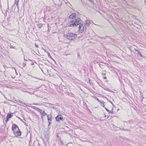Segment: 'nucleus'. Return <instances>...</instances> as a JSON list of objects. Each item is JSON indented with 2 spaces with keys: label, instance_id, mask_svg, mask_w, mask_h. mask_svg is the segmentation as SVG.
Segmentation results:
<instances>
[{
  "label": "nucleus",
  "instance_id": "393cba45",
  "mask_svg": "<svg viewBox=\"0 0 146 146\" xmlns=\"http://www.w3.org/2000/svg\"><path fill=\"white\" fill-rule=\"evenodd\" d=\"M35 46L36 47H38V45L37 44H35Z\"/></svg>",
  "mask_w": 146,
  "mask_h": 146
},
{
  "label": "nucleus",
  "instance_id": "7ed1b4c3",
  "mask_svg": "<svg viewBox=\"0 0 146 146\" xmlns=\"http://www.w3.org/2000/svg\"><path fill=\"white\" fill-rule=\"evenodd\" d=\"M13 133L16 137L20 136L21 133V132L19 130V129L14 130V131H13Z\"/></svg>",
  "mask_w": 146,
  "mask_h": 146
},
{
  "label": "nucleus",
  "instance_id": "a211bd4d",
  "mask_svg": "<svg viewBox=\"0 0 146 146\" xmlns=\"http://www.w3.org/2000/svg\"><path fill=\"white\" fill-rule=\"evenodd\" d=\"M18 2H19V1H17V3H16V2L15 1V3H16V5H17V6L18 8V9L19 8V6H18Z\"/></svg>",
  "mask_w": 146,
  "mask_h": 146
},
{
  "label": "nucleus",
  "instance_id": "4468645a",
  "mask_svg": "<svg viewBox=\"0 0 146 146\" xmlns=\"http://www.w3.org/2000/svg\"><path fill=\"white\" fill-rule=\"evenodd\" d=\"M48 57H49L52 60H53L55 62V60L53 59V58H52V57H51V56L50 55V53L49 52L48 53Z\"/></svg>",
  "mask_w": 146,
  "mask_h": 146
},
{
  "label": "nucleus",
  "instance_id": "4be33fe9",
  "mask_svg": "<svg viewBox=\"0 0 146 146\" xmlns=\"http://www.w3.org/2000/svg\"><path fill=\"white\" fill-rule=\"evenodd\" d=\"M19 102L21 103V104H25V105H26V104H25V103H23V102H22V101H19Z\"/></svg>",
  "mask_w": 146,
  "mask_h": 146
},
{
  "label": "nucleus",
  "instance_id": "6e6552de",
  "mask_svg": "<svg viewBox=\"0 0 146 146\" xmlns=\"http://www.w3.org/2000/svg\"><path fill=\"white\" fill-rule=\"evenodd\" d=\"M19 129L18 126L15 124H14L12 127V130L14 131L15 129Z\"/></svg>",
  "mask_w": 146,
  "mask_h": 146
},
{
  "label": "nucleus",
  "instance_id": "f3484780",
  "mask_svg": "<svg viewBox=\"0 0 146 146\" xmlns=\"http://www.w3.org/2000/svg\"><path fill=\"white\" fill-rule=\"evenodd\" d=\"M26 65V63L25 62H23V67H25Z\"/></svg>",
  "mask_w": 146,
  "mask_h": 146
},
{
  "label": "nucleus",
  "instance_id": "9d476101",
  "mask_svg": "<svg viewBox=\"0 0 146 146\" xmlns=\"http://www.w3.org/2000/svg\"><path fill=\"white\" fill-rule=\"evenodd\" d=\"M12 114V113H11V114H10L9 113H8L7 114V117H6V121H8L9 119L11 118V116L13 115Z\"/></svg>",
  "mask_w": 146,
  "mask_h": 146
},
{
  "label": "nucleus",
  "instance_id": "bb28decb",
  "mask_svg": "<svg viewBox=\"0 0 146 146\" xmlns=\"http://www.w3.org/2000/svg\"><path fill=\"white\" fill-rule=\"evenodd\" d=\"M134 50H135V51H138V50H137V49H136V48H134Z\"/></svg>",
  "mask_w": 146,
  "mask_h": 146
},
{
  "label": "nucleus",
  "instance_id": "b1692460",
  "mask_svg": "<svg viewBox=\"0 0 146 146\" xmlns=\"http://www.w3.org/2000/svg\"><path fill=\"white\" fill-rule=\"evenodd\" d=\"M98 37L100 38H101V39L104 38V37H102L100 36H99Z\"/></svg>",
  "mask_w": 146,
  "mask_h": 146
},
{
  "label": "nucleus",
  "instance_id": "412c9836",
  "mask_svg": "<svg viewBox=\"0 0 146 146\" xmlns=\"http://www.w3.org/2000/svg\"><path fill=\"white\" fill-rule=\"evenodd\" d=\"M108 112L109 113L112 114L113 113V111H111L109 110V111H108Z\"/></svg>",
  "mask_w": 146,
  "mask_h": 146
},
{
  "label": "nucleus",
  "instance_id": "dca6fc26",
  "mask_svg": "<svg viewBox=\"0 0 146 146\" xmlns=\"http://www.w3.org/2000/svg\"><path fill=\"white\" fill-rule=\"evenodd\" d=\"M101 103L102 104L101 105V106L104 107L105 106L104 104V102L103 101L102 102H101Z\"/></svg>",
  "mask_w": 146,
  "mask_h": 146
},
{
  "label": "nucleus",
  "instance_id": "9b49d317",
  "mask_svg": "<svg viewBox=\"0 0 146 146\" xmlns=\"http://www.w3.org/2000/svg\"><path fill=\"white\" fill-rule=\"evenodd\" d=\"M33 108L34 109H35V110H36L37 111L41 113V112L42 111V110H41L39 108H38V107H36L35 106H34Z\"/></svg>",
  "mask_w": 146,
  "mask_h": 146
},
{
  "label": "nucleus",
  "instance_id": "0eeeda50",
  "mask_svg": "<svg viewBox=\"0 0 146 146\" xmlns=\"http://www.w3.org/2000/svg\"><path fill=\"white\" fill-rule=\"evenodd\" d=\"M85 22V25L87 27H89L90 24L92 23H93L92 21L88 19H87Z\"/></svg>",
  "mask_w": 146,
  "mask_h": 146
},
{
  "label": "nucleus",
  "instance_id": "1a4fd4ad",
  "mask_svg": "<svg viewBox=\"0 0 146 146\" xmlns=\"http://www.w3.org/2000/svg\"><path fill=\"white\" fill-rule=\"evenodd\" d=\"M76 15L75 13H73L69 17L70 19H73L75 18Z\"/></svg>",
  "mask_w": 146,
  "mask_h": 146
},
{
  "label": "nucleus",
  "instance_id": "f03ea898",
  "mask_svg": "<svg viewBox=\"0 0 146 146\" xmlns=\"http://www.w3.org/2000/svg\"><path fill=\"white\" fill-rule=\"evenodd\" d=\"M66 38L70 40L75 39L77 36L76 34L73 33H68L66 35Z\"/></svg>",
  "mask_w": 146,
  "mask_h": 146
},
{
  "label": "nucleus",
  "instance_id": "c85d7f7f",
  "mask_svg": "<svg viewBox=\"0 0 146 146\" xmlns=\"http://www.w3.org/2000/svg\"><path fill=\"white\" fill-rule=\"evenodd\" d=\"M15 6H14V4L12 6V7L13 8Z\"/></svg>",
  "mask_w": 146,
  "mask_h": 146
},
{
  "label": "nucleus",
  "instance_id": "473e14b6",
  "mask_svg": "<svg viewBox=\"0 0 146 146\" xmlns=\"http://www.w3.org/2000/svg\"><path fill=\"white\" fill-rule=\"evenodd\" d=\"M106 115H104V117H106Z\"/></svg>",
  "mask_w": 146,
  "mask_h": 146
},
{
  "label": "nucleus",
  "instance_id": "39448f33",
  "mask_svg": "<svg viewBox=\"0 0 146 146\" xmlns=\"http://www.w3.org/2000/svg\"><path fill=\"white\" fill-rule=\"evenodd\" d=\"M55 119L56 121L59 122L60 120L63 121V118L62 116L61 115L59 114L55 117Z\"/></svg>",
  "mask_w": 146,
  "mask_h": 146
},
{
  "label": "nucleus",
  "instance_id": "5701e85b",
  "mask_svg": "<svg viewBox=\"0 0 146 146\" xmlns=\"http://www.w3.org/2000/svg\"><path fill=\"white\" fill-rule=\"evenodd\" d=\"M105 110L107 111L108 112L109 111V110L107 108H104Z\"/></svg>",
  "mask_w": 146,
  "mask_h": 146
},
{
  "label": "nucleus",
  "instance_id": "2eb2a0df",
  "mask_svg": "<svg viewBox=\"0 0 146 146\" xmlns=\"http://www.w3.org/2000/svg\"><path fill=\"white\" fill-rule=\"evenodd\" d=\"M37 26L39 28H41L42 26V24H37Z\"/></svg>",
  "mask_w": 146,
  "mask_h": 146
},
{
  "label": "nucleus",
  "instance_id": "20e7f679",
  "mask_svg": "<svg viewBox=\"0 0 146 146\" xmlns=\"http://www.w3.org/2000/svg\"><path fill=\"white\" fill-rule=\"evenodd\" d=\"M78 31L81 33L83 32L84 31V25L80 23V24L78 25Z\"/></svg>",
  "mask_w": 146,
  "mask_h": 146
},
{
  "label": "nucleus",
  "instance_id": "2f4dec72",
  "mask_svg": "<svg viewBox=\"0 0 146 146\" xmlns=\"http://www.w3.org/2000/svg\"><path fill=\"white\" fill-rule=\"evenodd\" d=\"M18 118H19V119H21L20 118V117H18Z\"/></svg>",
  "mask_w": 146,
  "mask_h": 146
},
{
  "label": "nucleus",
  "instance_id": "cd10ccee",
  "mask_svg": "<svg viewBox=\"0 0 146 146\" xmlns=\"http://www.w3.org/2000/svg\"><path fill=\"white\" fill-rule=\"evenodd\" d=\"M24 60L25 61H27V60H26V59H25V57H24Z\"/></svg>",
  "mask_w": 146,
  "mask_h": 146
},
{
  "label": "nucleus",
  "instance_id": "c9c22d12",
  "mask_svg": "<svg viewBox=\"0 0 146 146\" xmlns=\"http://www.w3.org/2000/svg\"><path fill=\"white\" fill-rule=\"evenodd\" d=\"M108 117H108H108H107V118H108Z\"/></svg>",
  "mask_w": 146,
  "mask_h": 146
},
{
  "label": "nucleus",
  "instance_id": "72a5a7b5",
  "mask_svg": "<svg viewBox=\"0 0 146 146\" xmlns=\"http://www.w3.org/2000/svg\"><path fill=\"white\" fill-rule=\"evenodd\" d=\"M68 3H69V4H70V5H71V4H70V3H69L68 2Z\"/></svg>",
  "mask_w": 146,
  "mask_h": 146
},
{
  "label": "nucleus",
  "instance_id": "7c9ffc66",
  "mask_svg": "<svg viewBox=\"0 0 146 146\" xmlns=\"http://www.w3.org/2000/svg\"><path fill=\"white\" fill-rule=\"evenodd\" d=\"M33 104H35V105H37V104H35V103H33Z\"/></svg>",
  "mask_w": 146,
  "mask_h": 146
},
{
  "label": "nucleus",
  "instance_id": "f704fd0d",
  "mask_svg": "<svg viewBox=\"0 0 146 146\" xmlns=\"http://www.w3.org/2000/svg\"><path fill=\"white\" fill-rule=\"evenodd\" d=\"M20 120L22 121V120L21 119H20Z\"/></svg>",
  "mask_w": 146,
  "mask_h": 146
},
{
  "label": "nucleus",
  "instance_id": "e433bc0d",
  "mask_svg": "<svg viewBox=\"0 0 146 146\" xmlns=\"http://www.w3.org/2000/svg\"><path fill=\"white\" fill-rule=\"evenodd\" d=\"M16 0H15V1H16Z\"/></svg>",
  "mask_w": 146,
  "mask_h": 146
},
{
  "label": "nucleus",
  "instance_id": "ddd939ff",
  "mask_svg": "<svg viewBox=\"0 0 146 146\" xmlns=\"http://www.w3.org/2000/svg\"><path fill=\"white\" fill-rule=\"evenodd\" d=\"M137 54L142 57H144V56L142 55L141 52L138 50L137 51Z\"/></svg>",
  "mask_w": 146,
  "mask_h": 146
},
{
  "label": "nucleus",
  "instance_id": "c756f323",
  "mask_svg": "<svg viewBox=\"0 0 146 146\" xmlns=\"http://www.w3.org/2000/svg\"><path fill=\"white\" fill-rule=\"evenodd\" d=\"M9 9L8 3V8H7V9Z\"/></svg>",
  "mask_w": 146,
  "mask_h": 146
},
{
  "label": "nucleus",
  "instance_id": "f8f14e48",
  "mask_svg": "<svg viewBox=\"0 0 146 146\" xmlns=\"http://www.w3.org/2000/svg\"><path fill=\"white\" fill-rule=\"evenodd\" d=\"M41 114L43 116H44L45 115H47L46 113L44 111H42L41 112H40Z\"/></svg>",
  "mask_w": 146,
  "mask_h": 146
},
{
  "label": "nucleus",
  "instance_id": "6ab92c4d",
  "mask_svg": "<svg viewBox=\"0 0 146 146\" xmlns=\"http://www.w3.org/2000/svg\"><path fill=\"white\" fill-rule=\"evenodd\" d=\"M9 47H10V48H13V49L15 48V47L13 46L12 45H10L9 46Z\"/></svg>",
  "mask_w": 146,
  "mask_h": 146
},
{
  "label": "nucleus",
  "instance_id": "a878e982",
  "mask_svg": "<svg viewBox=\"0 0 146 146\" xmlns=\"http://www.w3.org/2000/svg\"><path fill=\"white\" fill-rule=\"evenodd\" d=\"M103 79H107V77H106L104 76L103 77Z\"/></svg>",
  "mask_w": 146,
  "mask_h": 146
},
{
  "label": "nucleus",
  "instance_id": "f257e3e1",
  "mask_svg": "<svg viewBox=\"0 0 146 146\" xmlns=\"http://www.w3.org/2000/svg\"><path fill=\"white\" fill-rule=\"evenodd\" d=\"M80 22L78 20L75 19L70 21L68 24L69 27H76L80 24Z\"/></svg>",
  "mask_w": 146,
  "mask_h": 146
},
{
  "label": "nucleus",
  "instance_id": "423d86ee",
  "mask_svg": "<svg viewBox=\"0 0 146 146\" xmlns=\"http://www.w3.org/2000/svg\"><path fill=\"white\" fill-rule=\"evenodd\" d=\"M47 117L48 119V126L51 124V121H52V115L51 114L47 115Z\"/></svg>",
  "mask_w": 146,
  "mask_h": 146
},
{
  "label": "nucleus",
  "instance_id": "aec40b11",
  "mask_svg": "<svg viewBox=\"0 0 146 146\" xmlns=\"http://www.w3.org/2000/svg\"><path fill=\"white\" fill-rule=\"evenodd\" d=\"M35 92V91H33V92H32V93H31L30 92H28V93H29V94H30L32 95V94H34Z\"/></svg>",
  "mask_w": 146,
  "mask_h": 146
}]
</instances>
